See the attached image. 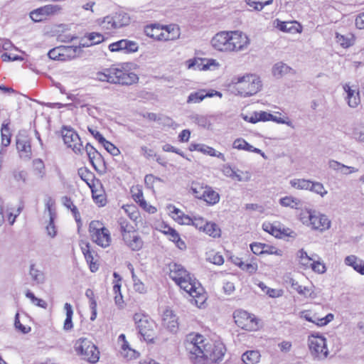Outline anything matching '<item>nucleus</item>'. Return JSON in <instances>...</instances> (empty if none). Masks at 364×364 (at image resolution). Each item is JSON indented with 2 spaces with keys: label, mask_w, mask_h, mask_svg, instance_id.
<instances>
[{
  "label": "nucleus",
  "mask_w": 364,
  "mask_h": 364,
  "mask_svg": "<svg viewBox=\"0 0 364 364\" xmlns=\"http://www.w3.org/2000/svg\"><path fill=\"white\" fill-rule=\"evenodd\" d=\"M184 345L194 364L218 363L222 360L226 351L223 343L209 341L200 334H188Z\"/></svg>",
  "instance_id": "f257e3e1"
},
{
  "label": "nucleus",
  "mask_w": 364,
  "mask_h": 364,
  "mask_svg": "<svg viewBox=\"0 0 364 364\" xmlns=\"http://www.w3.org/2000/svg\"><path fill=\"white\" fill-rule=\"evenodd\" d=\"M87 42H83L79 46H57L49 50V58L58 61H68L75 58L81 52V48L98 44L104 41V37L99 33H91L87 36Z\"/></svg>",
  "instance_id": "f03ea898"
},
{
  "label": "nucleus",
  "mask_w": 364,
  "mask_h": 364,
  "mask_svg": "<svg viewBox=\"0 0 364 364\" xmlns=\"http://www.w3.org/2000/svg\"><path fill=\"white\" fill-rule=\"evenodd\" d=\"M169 277L185 292L192 297H199L202 290L200 284L192 278L187 270L179 264L171 263L168 265Z\"/></svg>",
  "instance_id": "7ed1b4c3"
},
{
  "label": "nucleus",
  "mask_w": 364,
  "mask_h": 364,
  "mask_svg": "<svg viewBox=\"0 0 364 364\" xmlns=\"http://www.w3.org/2000/svg\"><path fill=\"white\" fill-rule=\"evenodd\" d=\"M96 75L99 81L125 85L135 83L139 80L137 75L130 70H104L103 72H97Z\"/></svg>",
  "instance_id": "20e7f679"
},
{
  "label": "nucleus",
  "mask_w": 364,
  "mask_h": 364,
  "mask_svg": "<svg viewBox=\"0 0 364 364\" xmlns=\"http://www.w3.org/2000/svg\"><path fill=\"white\" fill-rule=\"evenodd\" d=\"M232 83L235 85L238 93L244 97L255 95L262 87L259 77L254 74L234 77L232 80Z\"/></svg>",
  "instance_id": "39448f33"
},
{
  "label": "nucleus",
  "mask_w": 364,
  "mask_h": 364,
  "mask_svg": "<svg viewBox=\"0 0 364 364\" xmlns=\"http://www.w3.org/2000/svg\"><path fill=\"white\" fill-rule=\"evenodd\" d=\"M299 219L301 222L314 230L324 231L330 228L331 221L328 217L321 213L309 208L302 210Z\"/></svg>",
  "instance_id": "423d86ee"
},
{
  "label": "nucleus",
  "mask_w": 364,
  "mask_h": 364,
  "mask_svg": "<svg viewBox=\"0 0 364 364\" xmlns=\"http://www.w3.org/2000/svg\"><path fill=\"white\" fill-rule=\"evenodd\" d=\"M89 232L92 242L106 248L112 242L109 230L99 220H92L89 225Z\"/></svg>",
  "instance_id": "0eeeda50"
},
{
  "label": "nucleus",
  "mask_w": 364,
  "mask_h": 364,
  "mask_svg": "<svg viewBox=\"0 0 364 364\" xmlns=\"http://www.w3.org/2000/svg\"><path fill=\"white\" fill-rule=\"evenodd\" d=\"M74 348L82 359L91 363H97L100 358V351L97 348L86 338H80L77 340Z\"/></svg>",
  "instance_id": "6e6552de"
},
{
  "label": "nucleus",
  "mask_w": 364,
  "mask_h": 364,
  "mask_svg": "<svg viewBox=\"0 0 364 364\" xmlns=\"http://www.w3.org/2000/svg\"><path fill=\"white\" fill-rule=\"evenodd\" d=\"M236 324L246 331H257L259 327V320L255 315L244 310H237L234 313Z\"/></svg>",
  "instance_id": "1a4fd4ad"
},
{
  "label": "nucleus",
  "mask_w": 364,
  "mask_h": 364,
  "mask_svg": "<svg viewBox=\"0 0 364 364\" xmlns=\"http://www.w3.org/2000/svg\"><path fill=\"white\" fill-rule=\"evenodd\" d=\"M308 346L311 355L318 359H323L328 355L326 338L319 335H311L308 338Z\"/></svg>",
  "instance_id": "9d476101"
},
{
  "label": "nucleus",
  "mask_w": 364,
  "mask_h": 364,
  "mask_svg": "<svg viewBox=\"0 0 364 364\" xmlns=\"http://www.w3.org/2000/svg\"><path fill=\"white\" fill-rule=\"evenodd\" d=\"M45 215H48V220L46 225V230L48 236L50 238H54L57 235V227L55 224V220L57 218V213L55 208V201L48 197L46 200V209L44 211Z\"/></svg>",
  "instance_id": "9b49d317"
},
{
  "label": "nucleus",
  "mask_w": 364,
  "mask_h": 364,
  "mask_svg": "<svg viewBox=\"0 0 364 364\" xmlns=\"http://www.w3.org/2000/svg\"><path fill=\"white\" fill-rule=\"evenodd\" d=\"M61 133L64 143L75 154H82V144L78 134L73 129L67 127H63Z\"/></svg>",
  "instance_id": "f8f14e48"
},
{
  "label": "nucleus",
  "mask_w": 364,
  "mask_h": 364,
  "mask_svg": "<svg viewBox=\"0 0 364 364\" xmlns=\"http://www.w3.org/2000/svg\"><path fill=\"white\" fill-rule=\"evenodd\" d=\"M250 41L248 36L242 31H230V52L242 51L250 45Z\"/></svg>",
  "instance_id": "ddd939ff"
},
{
  "label": "nucleus",
  "mask_w": 364,
  "mask_h": 364,
  "mask_svg": "<svg viewBox=\"0 0 364 364\" xmlns=\"http://www.w3.org/2000/svg\"><path fill=\"white\" fill-rule=\"evenodd\" d=\"M62 6L58 4H48L33 10L30 13V17L36 22L45 19L47 16L56 15L62 11Z\"/></svg>",
  "instance_id": "4468645a"
},
{
  "label": "nucleus",
  "mask_w": 364,
  "mask_h": 364,
  "mask_svg": "<svg viewBox=\"0 0 364 364\" xmlns=\"http://www.w3.org/2000/svg\"><path fill=\"white\" fill-rule=\"evenodd\" d=\"M16 149L18 151L20 156L29 159L31 156V146L29 137L25 134L19 133L16 136Z\"/></svg>",
  "instance_id": "2eb2a0df"
},
{
  "label": "nucleus",
  "mask_w": 364,
  "mask_h": 364,
  "mask_svg": "<svg viewBox=\"0 0 364 364\" xmlns=\"http://www.w3.org/2000/svg\"><path fill=\"white\" fill-rule=\"evenodd\" d=\"M212 46L218 50L230 52V32L217 33L211 40Z\"/></svg>",
  "instance_id": "dca6fc26"
},
{
  "label": "nucleus",
  "mask_w": 364,
  "mask_h": 364,
  "mask_svg": "<svg viewBox=\"0 0 364 364\" xmlns=\"http://www.w3.org/2000/svg\"><path fill=\"white\" fill-rule=\"evenodd\" d=\"M343 87L346 93L345 100H346L348 105L352 108L357 107L360 103L358 88L355 86H350L348 84L343 85Z\"/></svg>",
  "instance_id": "f3484780"
},
{
  "label": "nucleus",
  "mask_w": 364,
  "mask_h": 364,
  "mask_svg": "<svg viewBox=\"0 0 364 364\" xmlns=\"http://www.w3.org/2000/svg\"><path fill=\"white\" fill-rule=\"evenodd\" d=\"M146 35L154 39L159 41H172L174 40L173 37H170L168 34H166L164 31V28L156 25L147 26L144 28Z\"/></svg>",
  "instance_id": "a211bd4d"
},
{
  "label": "nucleus",
  "mask_w": 364,
  "mask_h": 364,
  "mask_svg": "<svg viewBox=\"0 0 364 364\" xmlns=\"http://www.w3.org/2000/svg\"><path fill=\"white\" fill-rule=\"evenodd\" d=\"M162 324L171 332L175 333L178 328L176 316L170 309H166L162 315Z\"/></svg>",
  "instance_id": "6ab92c4d"
},
{
  "label": "nucleus",
  "mask_w": 364,
  "mask_h": 364,
  "mask_svg": "<svg viewBox=\"0 0 364 364\" xmlns=\"http://www.w3.org/2000/svg\"><path fill=\"white\" fill-rule=\"evenodd\" d=\"M186 64L188 68H192L195 66L198 67V68H209L211 66H220L219 63L215 60L206 58H194L187 60Z\"/></svg>",
  "instance_id": "aec40b11"
},
{
  "label": "nucleus",
  "mask_w": 364,
  "mask_h": 364,
  "mask_svg": "<svg viewBox=\"0 0 364 364\" xmlns=\"http://www.w3.org/2000/svg\"><path fill=\"white\" fill-rule=\"evenodd\" d=\"M289 283L291 284V288L301 296H303L305 298H315L313 286H301L298 282L292 278L289 279Z\"/></svg>",
  "instance_id": "412c9836"
},
{
  "label": "nucleus",
  "mask_w": 364,
  "mask_h": 364,
  "mask_svg": "<svg viewBox=\"0 0 364 364\" xmlns=\"http://www.w3.org/2000/svg\"><path fill=\"white\" fill-rule=\"evenodd\" d=\"M344 263L359 274L364 275V261L358 257L354 255H348L345 258Z\"/></svg>",
  "instance_id": "4be33fe9"
},
{
  "label": "nucleus",
  "mask_w": 364,
  "mask_h": 364,
  "mask_svg": "<svg viewBox=\"0 0 364 364\" xmlns=\"http://www.w3.org/2000/svg\"><path fill=\"white\" fill-rule=\"evenodd\" d=\"M215 95L221 97L222 95L218 91L205 92L204 90H200L191 93L188 96L187 102L188 103H198L203 101L206 97H211Z\"/></svg>",
  "instance_id": "5701e85b"
},
{
  "label": "nucleus",
  "mask_w": 364,
  "mask_h": 364,
  "mask_svg": "<svg viewBox=\"0 0 364 364\" xmlns=\"http://www.w3.org/2000/svg\"><path fill=\"white\" fill-rule=\"evenodd\" d=\"M153 326L154 323L146 320H143L137 326L139 333L145 341H151L153 339Z\"/></svg>",
  "instance_id": "b1692460"
},
{
  "label": "nucleus",
  "mask_w": 364,
  "mask_h": 364,
  "mask_svg": "<svg viewBox=\"0 0 364 364\" xmlns=\"http://www.w3.org/2000/svg\"><path fill=\"white\" fill-rule=\"evenodd\" d=\"M125 245L133 251H138L143 247V241L140 236L133 231L130 233L127 240H123Z\"/></svg>",
  "instance_id": "393cba45"
},
{
  "label": "nucleus",
  "mask_w": 364,
  "mask_h": 364,
  "mask_svg": "<svg viewBox=\"0 0 364 364\" xmlns=\"http://www.w3.org/2000/svg\"><path fill=\"white\" fill-rule=\"evenodd\" d=\"M7 117L3 120L2 124H1V144L4 146H7L11 143V138H10V129H9V124H10V119H9V115L6 112Z\"/></svg>",
  "instance_id": "a878e982"
},
{
  "label": "nucleus",
  "mask_w": 364,
  "mask_h": 364,
  "mask_svg": "<svg viewBox=\"0 0 364 364\" xmlns=\"http://www.w3.org/2000/svg\"><path fill=\"white\" fill-rule=\"evenodd\" d=\"M202 197V199L210 205L218 203L220 200L219 193L208 186L205 187Z\"/></svg>",
  "instance_id": "bb28decb"
},
{
  "label": "nucleus",
  "mask_w": 364,
  "mask_h": 364,
  "mask_svg": "<svg viewBox=\"0 0 364 364\" xmlns=\"http://www.w3.org/2000/svg\"><path fill=\"white\" fill-rule=\"evenodd\" d=\"M172 217L179 224L181 225H192L193 218L185 215L181 210L176 208H173V210L171 212Z\"/></svg>",
  "instance_id": "cd10ccee"
},
{
  "label": "nucleus",
  "mask_w": 364,
  "mask_h": 364,
  "mask_svg": "<svg viewBox=\"0 0 364 364\" xmlns=\"http://www.w3.org/2000/svg\"><path fill=\"white\" fill-rule=\"evenodd\" d=\"M113 17L114 19V24L117 26V28L127 26L130 23V17L129 14L124 11L116 13Z\"/></svg>",
  "instance_id": "c85d7f7f"
},
{
  "label": "nucleus",
  "mask_w": 364,
  "mask_h": 364,
  "mask_svg": "<svg viewBox=\"0 0 364 364\" xmlns=\"http://www.w3.org/2000/svg\"><path fill=\"white\" fill-rule=\"evenodd\" d=\"M259 358L260 354L257 350H248L242 355V360L245 364H256Z\"/></svg>",
  "instance_id": "c756f323"
},
{
  "label": "nucleus",
  "mask_w": 364,
  "mask_h": 364,
  "mask_svg": "<svg viewBox=\"0 0 364 364\" xmlns=\"http://www.w3.org/2000/svg\"><path fill=\"white\" fill-rule=\"evenodd\" d=\"M279 203L283 207L299 209L300 208L301 200L292 196H285L280 198Z\"/></svg>",
  "instance_id": "7c9ffc66"
},
{
  "label": "nucleus",
  "mask_w": 364,
  "mask_h": 364,
  "mask_svg": "<svg viewBox=\"0 0 364 364\" xmlns=\"http://www.w3.org/2000/svg\"><path fill=\"white\" fill-rule=\"evenodd\" d=\"M119 231L122 234V240H127L131 232L134 230V228L126 220L119 219Z\"/></svg>",
  "instance_id": "2f4dec72"
},
{
  "label": "nucleus",
  "mask_w": 364,
  "mask_h": 364,
  "mask_svg": "<svg viewBox=\"0 0 364 364\" xmlns=\"http://www.w3.org/2000/svg\"><path fill=\"white\" fill-rule=\"evenodd\" d=\"M311 183V180L304 178H294L289 181L292 188L305 191H309Z\"/></svg>",
  "instance_id": "473e14b6"
},
{
  "label": "nucleus",
  "mask_w": 364,
  "mask_h": 364,
  "mask_svg": "<svg viewBox=\"0 0 364 364\" xmlns=\"http://www.w3.org/2000/svg\"><path fill=\"white\" fill-rule=\"evenodd\" d=\"M336 41L343 48H348L353 45L354 37L352 34L349 33L347 36L341 35L338 33H336Z\"/></svg>",
  "instance_id": "72a5a7b5"
},
{
  "label": "nucleus",
  "mask_w": 364,
  "mask_h": 364,
  "mask_svg": "<svg viewBox=\"0 0 364 364\" xmlns=\"http://www.w3.org/2000/svg\"><path fill=\"white\" fill-rule=\"evenodd\" d=\"M64 309L66 313V318L64 322V329L66 331L71 330L73 327L72 318L73 315V310L72 306L69 303H65L64 305Z\"/></svg>",
  "instance_id": "f704fd0d"
},
{
  "label": "nucleus",
  "mask_w": 364,
  "mask_h": 364,
  "mask_svg": "<svg viewBox=\"0 0 364 364\" xmlns=\"http://www.w3.org/2000/svg\"><path fill=\"white\" fill-rule=\"evenodd\" d=\"M191 117L194 123L203 128L209 129L211 125L210 120L205 115H200L196 114H193Z\"/></svg>",
  "instance_id": "c9c22d12"
},
{
  "label": "nucleus",
  "mask_w": 364,
  "mask_h": 364,
  "mask_svg": "<svg viewBox=\"0 0 364 364\" xmlns=\"http://www.w3.org/2000/svg\"><path fill=\"white\" fill-rule=\"evenodd\" d=\"M203 231L213 237L220 236V229L214 223H208Z\"/></svg>",
  "instance_id": "e433bc0d"
},
{
  "label": "nucleus",
  "mask_w": 364,
  "mask_h": 364,
  "mask_svg": "<svg viewBox=\"0 0 364 364\" xmlns=\"http://www.w3.org/2000/svg\"><path fill=\"white\" fill-rule=\"evenodd\" d=\"M78 175L90 187L93 184L94 175L87 168L78 169Z\"/></svg>",
  "instance_id": "4c0bfd02"
},
{
  "label": "nucleus",
  "mask_w": 364,
  "mask_h": 364,
  "mask_svg": "<svg viewBox=\"0 0 364 364\" xmlns=\"http://www.w3.org/2000/svg\"><path fill=\"white\" fill-rule=\"evenodd\" d=\"M88 158L90 164L96 171H98L99 167L104 166L105 165L103 157L98 151L91 156H88Z\"/></svg>",
  "instance_id": "58836bf2"
},
{
  "label": "nucleus",
  "mask_w": 364,
  "mask_h": 364,
  "mask_svg": "<svg viewBox=\"0 0 364 364\" xmlns=\"http://www.w3.org/2000/svg\"><path fill=\"white\" fill-rule=\"evenodd\" d=\"M121 354L128 359L135 358L136 357V352L129 347L127 341L122 342Z\"/></svg>",
  "instance_id": "ea45409f"
},
{
  "label": "nucleus",
  "mask_w": 364,
  "mask_h": 364,
  "mask_svg": "<svg viewBox=\"0 0 364 364\" xmlns=\"http://www.w3.org/2000/svg\"><path fill=\"white\" fill-rule=\"evenodd\" d=\"M309 191L320 195L321 197H323L328 193L321 183L312 181L310 185Z\"/></svg>",
  "instance_id": "a19ab883"
},
{
  "label": "nucleus",
  "mask_w": 364,
  "mask_h": 364,
  "mask_svg": "<svg viewBox=\"0 0 364 364\" xmlns=\"http://www.w3.org/2000/svg\"><path fill=\"white\" fill-rule=\"evenodd\" d=\"M29 274L37 284H42L44 282L43 274L40 270L36 269L34 264L30 266Z\"/></svg>",
  "instance_id": "79ce46f5"
},
{
  "label": "nucleus",
  "mask_w": 364,
  "mask_h": 364,
  "mask_svg": "<svg viewBox=\"0 0 364 364\" xmlns=\"http://www.w3.org/2000/svg\"><path fill=\"white\" fill-rule=\"evenodd\" d=\"M26 296L31 301V303L37 306L41 307L43 309H46L48 306V304L46 301L37 298L33 292H31L30 290H28L26 292Z\"/></svg>",
  "instance_id": "37998d69"
},
{
  "label": "nucleus",
  "mask_w": 364,
  "mask_h": 364,
  "mask_svg": "<svg viewBox=\"0 0 364 364\" xmlns=\"http://www.w3.org/2000/svg\"><path fill=\"white\" fill-rule=\"evenodd\" d=\"M279 115H281V113L277 112ZM269 121L274 122L277 124H287L288 127L294 129V125L293 124L292 122L289 120V117H281L280 116L274 115L272 114H270L269 117Z\"/></svg>",
  "instance_id": "c03bdc74"
},
{
  "label": "nucleus",
  "mask_w": 364,
  "mask_h": 364,
  "mask_svg": "<svg viewBox=\"0 0 364 364\" xmlns=\"http://www.w3.org/2000/svg\"><path fill=\"white\" fill-rule=\"evenodd\" d=\"M132 197L134 198V200L136 202V203H139L140 206H141L142 208H146V202L144 200L143 198V193H142V191L138 188H136V189H132Z\"/></svg>",
  "instance_id": "a18cd8bd"
},
{
  "label": "nucleus",
  "mask_w": 364,
  "mask_h": 364,
  "mask_svg": "<svg viewBox=\"0 0 364 364\" xmlns=\"http://www.w3.org/2000/svg\"><path fill=\"white\" fill-rule=\"evenodd\" d=\"M275 22L276 28L283 32H292L294 30V26L292 25L291 22H284L279 21V19H277Z\"/></svg>",
  "instance_id": "49530a36"
},
{
  "label": "nucleus",
  "mask_w": 364,
  "mask_h": 364,
  "mask_svg": "<svg viewBox=\"0 0 364 364\" xmlns=\"http://www.w3.org/2000/svg\"><path fill=\"white\" fill-rule=\"evenodd\" d=\"M262 229L275 237H279L281 235V231L269 223H263Z\"/></svg>",
  "instance_id": "de8ad7c7"
},
{
  "label": "nucleus",
  "mask_w": 364,
  "mask_h": 364,
  "mask_svg": "<svg viewBox=\"0 0 364 364\" xmlns=\"http://www.w3.org/2000/svg\"><path fill=\"white\" fill-rule=\"evenodd\" d=\"M101 144L107 151L112 156H118L120 154L119 149L107 139H105Z\"/></svg>",
  "instance_id": "09e8293b"
},
{
  "label": "nucleus",
  "mask_w": 364,
  "mask_h": 364,
  "mask_svg": "<svg viewBox=\"0 0 364 364\" xmlns=\"http://www.w3.org/2000/svg\"><path fill=\"white\" fill-rule=\"evenodd\" d=\"M114 19L113 16H107L103 18L101 22V26L106 30L117 29V26L114 24Z\"/></svg>",
  "instance_id": "8fccbe9b"
},
{
  "label": "nucleus",
  "mask_w": 364,
  "mask_h": 364,
  "mask_svg": "<svg viewBox=\"0 0 364 364\" xmlns=\"http://www.w3.org/2000/svg\"><path fill=\"white\" fill-rule=\"evenodd\" d=\"M297 255L299 257V262L301 265L305 267L309 266L312 259L307 255L306 252L301 249L298 252Z\"/></svg>",
  "instance_id": "3c124183"
},
{
  "label": "nucleus",
  "mask_w": 364,
  "mask_h": 364,
  "mask_svg": "<svg viewBox=\"0 0 364 364\" xmlns=\"http://www.w3.org/2000/svg\"><path fill=\"white\" fill-rule=\"evenodd\" d=\"M208 260L216 265H222L224 263V259L221 255L216 252H210Z\"/></svg>",
  "instance_id": "603ef678"
},
{
  "label": "nucleus",
  "mask_w": 364,
  "mask_h": 364,
  "mask_svg": "<svg viewBox=\"0 0 364 364\" xmlns=\"http://www.w3.org/2000/svg\"><path fill=\"white\" fill-rule=\"evenodd\" d=\"M251 176L249 172H243L240 170L235 171V174L232 176V179L237 180V181H248L250 180Z\"/></svg>",
  "instance_id": "864d4df0"
},
{
  "label": "nucleus",
  "mask_w": 364,
  "mask_h": 364,
  "mask_svg": "<svg viewBox=\"0 0 364 364\" xmlns=\"http://www.w3.org/2000/svg\"><path fill=\"white\" fill-rule=\"evenodd\" d=\"M132 277L134 282V288L136 291L139 293H143L145 291V287L144 284L137 278L134 272V269L132 268Z\"/></svg>",
  "instance_id": "5fc2aeb1"
},
{
  "label": "nucleus",
  "mask_w": 364,
  "mask_h": 364,
  "mask_svg": "<svg viewBox=\"0 0 364 364\" xmlns=\"http://www.w3.org/2000/svg\"><path fill=\"white\" fill-rule=\"evenodd\" d=\"M191 191L196 198L202 199V195L205 191V187H203L199 183H193L191 187Z\"/></svg>",
  "instance_id": "6e6d98bb"
},
{
  "label": "nucleus",
  "mask_w": 364,
  "mask_h": 364,
  "mask_svg": "<svg viewBox=\"0 0 364 364\" xmlns=\"http://www.w3.org/2000/svg\"><path fill=\"white\" fill-rule=\"evenodd\" d=\"M164 28V31L166 34H168L170 37H173L176 39L179 37V28L175 25L166 26Z\"/></svg>",
  "instance_id": "4d7b16f0"
},
{
  "label": "nucleus",
  "mask_w": 364,
  "mask_h": 364,
  "mask_svg": "<svg viewBox=\"0 0 364 364\" xmlns=\"http://www.w3.org/2000/svg\"><path fill=\"white\" fill-rule=\"evenodd\" d=\"M34 170L36 171V174L40 177L43 178L44 176V164L41 159H36L33 161Z\"/></svg>",
  "instance_id": "13d9d810"
},
{
  "label": "nucleus",
  "mask_w": 364,
  "mask_h": 364,
  "mask_svg": "<svg viewBox=\"0 0 364 364\" xmlns=\"http://www.w3.org/2000/svg\"><path fill=\"white\" fill-rule=\"evenodd\" d=\"M239 267L242 270L247 271L250 274H253L257 270V264L255 263H245L243 262H240Z\"/></svg>",
  "instance_id": "bf43d9fd"
},
{
  "label": "nucleus",
  "mask_w": 364,
  "mask_h": 364,
  "mask_svg": "<svg viewBox=\"0 0 364 364\" xmlns=\"http://www.w3.org/2000/svg\"><path fill=\"white\" fill-rule=\"evenodd\" d=\"M164 234L168 235V238L172 242L179 240V235L173 228L166 226L164 230Z\"/></svg>",
  "instance_id": "052dcab7"
},
{
  "label": "nucleus",
  "mask_w": 364,
  "mask_h": 364,
  "mask_svg": "<svg viewBox=\"0 0 364 364\" xmlns=\"http://www.w3.org/2000/svg\"><path fill=\"white\" fill-rule=\"evenodd\" d=\"M208 222L204 220L202 217H196L194 216L193 218L192 225L196 227V228L199 229L200 230H203L205 225H207Z\"/></svg>",
  "instance_id": "680f3d73"
},
{
  "label": "nucleus",
  "mask_w": 364,
  "mask_h": 364,
  "mask_svg": "<svg viewBox=\"0 0 364 364\" xmlns=\"http://www.w3.org/2000/svg\"><path fill=\"white\" fill-rule=\"evenodd\" d=\"M263 249V254L282 255V250L274 246L264 244Z\"/></svg>",
  "instance_id": "e2e57ef3"
},
{
  "label": "nucleus",
  "mask_w": 364,
  "mask_h": 364,
  "mask_svg": "<svg viewBox=\"0 0 364 364\" xmlns=\"http://www.w3.org/2000/svg\"><path fill=\"white\" fill-rule=\"evenodd\" d=\"M191 150V151L196 150V151H200L202 153L209 155L210 150H213V148L205 146V145L197 144H192Z\"/></svg>",
  "instance_id": "0e129e2a"
},
{
  "label": "nucleus",
  "mask_w": 364,
  "mask_h": 364,
  "mask_svg": "<svg viewBox=\"0 0 364 364\" xmlns=\"http://www.w3.org/2000/svg\"><path fill=\"white\" fill-rule=\"evenodd\" d=\"M309 266H311L313 271L318 274H323L326 270L325 265L320 262H314Z\"/></svg>",
  "instance_id": "69168bd1"
},
{
  "label": "nucleus",
  "mask_w": 364,
  "mask_h": 364,
  "mask_svg": "<svg viewBox=\"0 0 364 364\" xmlns=\"http://www.w3.org/2000/svg\"><path fill=\"white\" fill-rule=\"evenodd\" d=\"M13 176L16 181H22L23 183H26L27 173L25 171H15L13 173Z\"/></svg>",
  "instance_id": "338daca9"
},
{
  "label": "nucleus",
  "mask_w": 364,
  "mask_h": 364,
  "mask_svg": "<svg viewBox=\"0 0 364 364\" xmlns=\"http://www.w3.org/2000/svg\"><path fill=\"white\" fill-rule=\"evenodd\" d=\"M127 43L124 53H129L137 51L139 47L138 44L135 41L127 40Z\"/></svg>",
  "instance_id": "774afa93"
}]
</instances>
